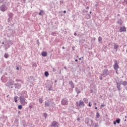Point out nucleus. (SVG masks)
I'll return each mask as SVG.
<instances>
[{
	"instance_id": "obj_41",
	"label": "nucleus",
	"mask_w": 127,
	"mask_h": 127,
	"mask_svg": "<svg viewBox=\"0 0 127 127\" xmlns=\"http://www.w3.org/2000/svg\"><path fill=\"white\" fill-rule=\"evenodd\" d=\"M80 119L79 118L77 119V121H79Z\"/></svg>"
},
{
	"instance_id": "obj_32",
	"label": "nucleus",
	"mask_w": 127,
	"mask_h": 127,
	"mask_svg": "<svg viewBox=\"0 0 127 127\" xmlns=\"http://www.w3.org/2000/svg\"><path fill=\"white\" fill-rule=\"evenodd\" d=\"M16 70H19V67H17L16 68Z\"/></svg>"
},
{
	"instance_id": "obj_40",
	"label": "nucleus",
	"mask_w": 127,
	"mask_h": 127,
	"mask_svg": "<svg viewBox=\"0 0 127 127\" xmlns=\"http://www.w3.org/2000/svg\"><path fill=\"white\" fill-rule=\"evenodd\" d=\"M64 68L65 69H67V67H64Z\"/></svg>"
},
{
	"instance_id": "obj_13",
	"label": "nucleus",
	"mask_w": 127,
	"mask_h": 127,
	"mask_svg": "<svg viewBox=\"0 0 127 127\" xmlns=\"http://www.w3.org/2000/svg\"><path fill=\"white\" fill-rule=\"evenodd\" d=\"M45 76H46V77H48V76H49V73H48V71L45 72Z\"/></svg>"
},
{
	"instance_id": "obj_36",
	"label": "nucleus",
	"mask_w": 127,
	"mask_h": 127,
	"mask_svg": "<svg viewBox=\"0 0 127 127\" xmlns=\"http://www.w3.org/2000/svg\"><path fill=\"white\" fill-rule=\"evenodd\" d=\"M63 49H65V48L64 47H62Z\"/></svg>"
},
{
	"instance_id": "obj_8",
	"label": "nucleus",
	"mask_w": 127,
	"mask_h": 127,
	"mask_svg": "<svg viewBox=\"0 0 127 127\" xmlns=\"http://www.w3.org/2000/svg\"><path fill=\"white\" fill-rule=\"evenodd\" d=\"M42 56H43V57H45L46 56H47V52H43L42 53Z\"/></svg>"
},
{
	"instance_id": "obj_7",
	"label": "nucleus",
	"mask_w": 127,
	"mask_h": 127,
	"mask_svg": "<svg viewBox=\"0 0 127 127\" xmlns=\"http://www.w3.org/2000/svg\"><path fill=\"white\" fill-rule=\"evenodd\" d=\"M57 127V122L56 121H53L51 127Z\"/></svg>"
},
{
	"instance_id": "obj_5",
	"label": "nucleus",
	"mask_w": 127,
	"mask_h": 127,
	"mask_svg": "<svg viewBox=\"0 0 127 127\" xmlns=\"http://www.w3.org/2000/svg\"><path fill=\"white\" fill-rule=\"evenodd\" d=\"M127 31V28H126V27L123 26V27H121L120 29V32H126Z\"/></svg>"
},
{
	"instance_id": "obj_21",
	"label": "nucleus",
	"mask_w": 127,
	"mask_h": 127,
	"mask_svg": "<svg viewBox=\"0 0 127 127\" xmlns=\"http://www.w3.org/2000/svg\"><path fill=\"white\" fill-rule=\"evenodd\" d=\"M18 110H21V109H22V105H19L18 106Z\"/></svg>"
},
{
	"instance_id": "obj_12",
	"label": "nucleus",
	"mask_w": 127,
	"mask_h": 127,
	"mask_svg": "<svg viewBox=\"0 0 127 127\" xmlns=\"http://www.w3.org/2000/svg\"><path fill=\"white\" fill-rule=\"evenodd\" d=\"M118 48H119V45L115 44L114 45V49H116V50H118Z\"/></svg>"
},
{
	"instance_id": "obj_38",
	"label": "nucleus",
	"mask_w": 127,
	"mask_h": 127,
	"mask_svg": "<svg viewBox=\"0 0 127 127\" xmlns=\"http://www.w3.org/2000/svg\"><path fill=\"white\" fill-rule=\"evenodd\" d=\"M98 109L97 107H95V110H97Z\"/></svg>"
},
{
	"instance_id": "obj_31",
	"label": "nucleus",
	"mask_w": 127,
	"mask_h": 127,
	"mask_svg": "<svg viewBox=\"0 0 127 127\" xmlns=\"http://www.w3.org/2000/svg\"><path fill=\"white\" fill-rule=\"evenodd\" d=\"M114 125H117V122H114Z\"/></svg>"
},
{
	"instance_id": "obj_34",
	"label": "nucleus",
	"mask_w": 127,
	"mask_h": 127,
	"mask_svg": "<svg viewBox=\"0 0 127 127\" xmlns=\"http://www.w3.org/2000/svg\"><path fill=\"white\" fill-rule=\"evenodd\" d=\"M75 61L76 62H78V60H75Z\"/></svg>"
},
{
	"instance_id": "obj_24",
	"label": "nucleus",
	"mask_w": 127,
	"mask_h": 127,
	"mask_svg": "<svg viewBox=\"0 0 127 127\" xmlns=\"http://www.w3.org/2000/svg\"><path fill=\"white\" fill-rule=\"evenodd\" d=\"M96 117L98 118H100V114L99 113H96Z\"/></svg>"
},
{
	"instance_id": "obj_30",
	"label": "nucleus",
	"mask_w": 127,
	"mask_h": 127,
	"mask_svg": "<svg viewBox=\"0 0 127 127\" xmlns=\"http://www.w3.org/2000/svg\"><path fill=\"white\" fill-rule=\"evenodd\" d=\"M74 35L75 36H76V35H77V33H74Z\"/></svg>"
},
{
	"instance_id": "obj_37",
	"label": "nucleus",
	"mask_w": 127,
	"mask_h": 127,
	"mask_svg": "<svg viewBox=\"0 0 127 127\" xmlns=\"http://www.w3.org/2000/svg\"><path fill=\"white\" fill-rule=\"evenodd\" d=\"M94 105H95V106H96V105H97V103H95Z\"/></svg>"
},
{
	"instance_id": "obj_22",
	"label": "nucleus",
	"mask_w": 127,
	"mask_h": 127,
	"mask_svg": "<svg viewBox=\"0 0 127 127\" xmlns=\"http://www.w3.org/2000/svg\"><path fill=\"white\" fill-rule=\"evenodd\" d=\"M43 102V100H42V99L40 98L39 99V103H40V104H42Z\"/></svg>"
},
{
	"instance_id": "obj_35",
	"label": "nucleus",
	"mask_w": 127,
	"mask_h": 127,
	"mask_svg": "<svg viewBox=\"0 0 127 127\" xmlns=\"http://www.w3.org/2000/svg\"><path fill=\"white\" fill-rule=\"evenodd\" d=\"M101 107H105V105H101Z\"/></svg>"
},
{
	"instance_id": "obj_11",
	"label": "nucleus",
	"mask_w": 127,
	"mask_h": 127,
	"mask_svg": "<svg viewBox=\"0 0 127 127\" xmlns=\"http://www.w3.org/2000/svg\"><path fill=\"white\" fill-rule=\"evenodd\" d=\"M83 101H84V103H85V104H88V99L87 98H84L83 99Z\"/></svg>"
},
{
	"instance_id": "obj_9",
	"label": "nucleus",
	"mask_w": 127,
	"mask_h": 127,
	"mask_svg": "<svg viewBox=\"0 0 127 127\" xmlns=\"http://www.w3.org/2000/svg\"><path fill=\"white\" fill-rule=\"evenodd\" d=\"M98 41L100 43H103V39L102 38V37H99L98 38Z\"/></svg>"
},
{
	"instance_id": "obj_19",
	"label": "nucleus",
	"mask_w": 127,
	"mask_h": 127,
	"mask_svg": "<svg viewBox=\"0 0 127 127\" xmlns=\"http://www.w3.org/2000/svg\"><path fill=\"white\" fill-rule=\"evenodd\" d=\"M86 18L87 19H90V18H91V15L90 14H87Z\"/></svg>"
},
{
	"instance_id": "obj_17",
	"label": "nucleus",
	"mask_w": 127,
	"mask_h": 127,
	"mask_svg": "<svg viewBox=\"0 0 127 127\" xmlns=\"http://www.w3.org/2000/svg\"><path fill=\"white\" fill-rule=\"evenodd\" d=\"M43 12H44L43 10H41L40 11V12L39 13V15H42V13H43Z\"/></svg>"
},
{
	"instance_id": "obj_14",
	"label": "nucleus",
	"mask_w": 127,
	"mask_h": 127,
	"mask_svg": "<svg viewBox=\"0 0 127 127\" xmlns=\"http://www.w3.org/2000/svg\"><path fill=\"white\" fill-rule=\"evenodd\" d=\"M45 107H49V106H50V104L48 102H45Z\"/></svg>"
},
{
	"instance_id": "obj_42",
	"label": "nucleus",
	"mask_w": 127,
	"mask_h": 127,
	"mask_svg": "<svg viewBox=\"0 0 127 127\" xmlns=\"http://www.w3.org/2000/svg\"><path fill=\"white\" fill-rule=\"evenodd\" d=\"M89 13H90V14L92 13V11H90Z\"/></svg>"
},
{
	"instance_id": "obj_26",
	"label": "nucleus",
	"mask_w": 127,
	"mask_h": 127,
	"mask_svg": "<svg viewBox=\"0 0 127 127\" xmlns=\"http://www.w3.org/2000/svg\"><path fill=\"white\" fill-rule=\"evenodd\" d=\"M22 2H23L24 3H25V1H26V0H21Z\"/></svg>"
},
{
	"instance_id": "obj_23",
	"label": "nucleus",
	"mask_w": 127,
	"mask_h": 127,
	"mask_svg": "<svg viewBox=\"0 0 127 127\" xmlns=\"http://www.w3.org/2000/svg\"><path fill=\"white\" fill-rule=\"evenodd\" d=\"M127 82L126 81H124L122 83V85H124V86H127Z\"/></svg>"
},
{
	"instance_id": "obj_18",
	"label": "nucleus",
	"mask_w": 127,
	"mask_h": 127,
	"mask_svg": "<svg viewBox=\"0 0 127 127\" xmlns=\"http://www.w3.org/2000/svg\"><path fill=\"white\" fill-rule=\"evenodd\" d=\"M4 57L5 58H8V54L5 53L4 55Z\"/></svg>"
},
{
	"instance_id": "obj_2",
	"label": "nucleus",
	"mask_w": 127,
	"mask_h": 127,
	"mask_svg": "<svg viewBox=\"0 0 127 127\" xmlns=\"http://www.w3.org/2000/svg\"><path fill=\"white\" fill-rule=\"evenodd\" d=\"M25 100L24 97H20V103L22 106H25L27 104V102L25 101Z\"/></svg>"
},
{
	"instance_id": "obj_27",
	"label": "nucleus",
	"mask_w": 127,
	"mask_h": 127,
	"mask_svg": "<svg viewBox=\"0 0 127 127\" xmlns=\"http://www.w3.org/2000/svg\"><path fill=\"white\" fill-rule=\"evenodd\" d=\"M16 82H20V80L19 79H16Z\"/></svg>"
},
{
	"instance_id": "obj_16",
	"label": "nucleus",
	"mask_w": 127,
	"mask_h": 127,
	"mask_svg": "<svg viewBox=\"0 0 127 127\" xmlns=\"http://www.w3.org/2000/svg\"><path fill=\"white\" fill-rule=\"evenodd\" d=\"M121 85H119V84L118 83L117 85V88L118 89V91H121Z\"/></svg>"
},
{
	"instance_id": "obj_29",
	"label": "nucleus",
	"mask_w": 127,
	"mask_h": 127,
	"mask_svg": "<svg viewBox=\"0 0 127 127\" xmlns=\"http://www.w3.org/2000/svg\"><path fill=\"white\" fill-rule=\"evenodd\" d=\"M89 6H87V7H86V9H89Z\"/></svg>"
},
{
	"instance_id": "obj_28",
	"label": "nucleus",
	"mask_w": 127,
	"mask_h": 127,
	"mask_svg": "<svg viewBox=\"0 0 127 127\" xmlns=\"http://www.w3.org/2000/svg\"><path fill=\"white\" fill-rule=\"evenodd\" d=\"M44 115L45 118H46V117H47V114H46V113H44Z\"/></svg>"
},
{
	"instance_id": "obj_4",
	"label": "nucleus",
	"mask_w": 127,
	"mask_h": 127,
	"mask_svg": "<svg viewBox=\"0 0 127 127\" xmlns=\"http://www.w3.org/2000/svg\"><path fill=\"white\" fill-rule=\"evenodd\" d=\"M0 10H1V11H5V10L7 9V7H6V6L2 5V6H0Z\"/></svg>"
},
{
	"instance_id": "obj_39",
	"label": "nucleus",
	"mask_w": 127,
	"mask_h": 127,
	"mask_svg": "<svg viewBox=\"0 0 127 127\" xmlns=\"http://www.w3.org/2000/svg\"><path fill=\"white\" fill-rule=\"evenodd\" d=\"M2 44H4V42H2Z\"/></svg>"
},
{
	"instance_id": "obj_1",
	"label": "nucleus",
	"mask_w": 127,
	"mask_h": 127,
	"mask_svg": "<svg viewBox=\"0 0 127 127\" xmlns=\"http://www.w3.org/2000/svg\"><path fill=\"white\" fill-rule=\"evenodd\" d=\"M75 106H76V107H79V108H84V107H85V103H84V101L80 100L79 102H76Z\"/></svg>"
},
{
	"instance_id": "obj_15",
	"label": "nucleus",
	"mask_w": 127,
	"mask_h": 127,
	"mask_svg": "<svg viewBox=\"0 0 127 127\" xmlns=\"http://www.w3.org/2000/svg\"><path fill=\"white\" fill-rule=\"evenodd\" d=\"M17 96H15L14 97V102H15V103H17Z\"/></svg>"
},
{
	"instance_id": "obj_10",
	"label": "nucleus",
	"mask_w": 127,
	"mask_h": 127,
	"mask_svg": "<svg viewBox=\"0 0 127 127\" xmlns=\"http://www.w3.org/2000/svg\"><path fill=\"white\" fill-rule=\"evenodd\" d=\"M69 85H70L71 87L75 88V87L74 86V84L73 83V81H69Z\"/></svg>"
},
{
	"instance_id": "obj_25",
	"label": "nucleus",
	"mask_w": 127,
	"mask_h": 127,
	"mask_svg": "<svg viewBox=\"0 0 127 127\" xmlns=\"http://www.w3.org/2000/svg\"><path fill=\"white\" fill-rule=\"evenodd\" d=\"M88 106H89V107H92V104H91V102H89Z\"/></svg>"
},
{
	"instance_id": "obj_6",
	"label": "nucleus",
	"mask_w": 127,
	"mask_h": 127,
	"mask_svg": "<svg viewBox=\"0 0 127 127\" xmlns=\"http://www.w3.org/2000/svg\"><path fill=\"white\" fill-rule=\"evenodd\" d=\"M62 104L64 105H68V101L66 99H64L62 101Z\"/></svg>"
},
{
	"instance_id": "obj_33",
	"label": "nucleus",
	"mask_w": 127,
	"mask_h": 127,
	"mask_svg": "<svg viewBox=\"0 0 127 127\" xmlns=\"http://www.w3.org/2000/svg\"><path fill=\"white\" fill-rule=\"evenodd\" d=\"M64 13H66V10L64 11Z\"/></svg>"
},
{
	"instance_id": "obj_3",
	"label": "nucleus",
	"mask_w": 127,
	"mask_h": 127,
	"mask_svg": "<svg viewBox=\"0 0 127 127\" xmlns=\"http://www.w3.org/2000/svg\"><path fill=\"white\" fill-rule=\"evenodd\" d=\"M115 63L114 65V68L116 71V73H118V69H119V64H118V63H117V61H115Z\"/></svg>"
},
{
	"instance_id": "obj_20",
	"label": "nucleus",
	"mask_w": 127,
	"mask_h": 127,
	"mask_svg": "<svg viewBox=\"0 0 127 127\" xmlns=\"http://www.w3.org/2000/svg\"><path fill=\"white\" fill-rule=\"evenodd\" d=\"M116 123H117V124H120V123H121V119H118L116 120Z\"/></svg>"
}]
</instances>
